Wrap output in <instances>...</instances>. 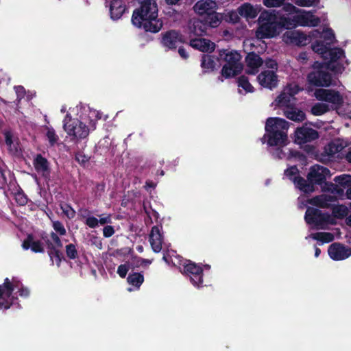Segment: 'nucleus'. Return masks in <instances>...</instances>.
Instances as JSON below:
<instances>
[{
	"instance_id": "obj_62",
	"label": "nucleus",
	"mask_w": 351,
	"mask_h": 351,
	"mask_svg": "<svg viewBox=\"0 0 351 351\" xmlns=\"http://www.w3.org/2000/svg\"><path fill=\"white\" fill-rule=\"evenodd\" d=\"M3 134H4V137H5V144L8 146L10 147L13 143L12 132L10 130H5L3 132Z\"/></svg>"
},
{
	"instance_id": "obj_50",
	"label": "nucleus",
	"mask_w": 351,
	"mask_h": 351,
	"mask_svg": "<svg viewBox=\"0 0 351 351\" xmlns=\"http://www.w3.org/2000/svg\"><path fill=\"white\" fill-rule=\"evenodd\" d=\"M15 200H16V202L19 205V206H25L27 204V195L23 192H17L16 194H15Z\"/></svg>"
},
{
	"instance_id": "obj_39",
	"label": "nucleus",
	"mask_w": 351,
	"mask_h": 351,
	"mask_svg": "<svg viewBox=\"0 0 351 351\" xmlns=\"http://www.w3.org/2000/svg\"><path fill=\"white\" fill-rule=\"evenodd\" d=\"M291 95L284 90L276 99V106L278 107H287L289 109L291 106Z\"/></svg>"
},
{
	"instance_id": "obj_27",
	"label": "nucleus",
	"mask_w": 351,
	"mask_h": 351,
	"mask_svg": "<svg viewBox=\"0 0 351 351\" xmlns=\"http://www.w3.org/2000/svg\"><path fill=\"white\" fill-rule=\"evenodd\" d=\"M208 27L206 23L202 19H193L190 21L189 25V34L191 36H202L206 34Z\"/></svg>"
},
{
	"instance_id": "obj_18",
	"label": "nucleus",
	"mask_w": 351,
	"mask_h": 351,
	"mask_svg": "<svg viewBox=\"0 0 351 351\" xmlns=\"http://www.w3.org/2000/svg\"><path fill=\"white\" fill-rule=\"evenodd\" d=\"M245 62L247 66L245 72L250 75H255L258 73L259 67L263 64V60L255 52H250L245 56Z\"/></svg>"
},
{
	"instance_id": "obj_29",
	"label": "nucleus",
	"mask_w": 351,
	"mask_h": 351,
	"mask_svg": "<svg viewBox=\"0 0 351 351\" xmlns=\"http://www.w3.org/2000/svg\"><path fill=\"white\" fill-rule=\"evenodd\" d=\"M288 38L291 43L298 46H306L311 40L308 36L298 30L291 32L288 35Z\"/></svg>"
},
{
	"instance_id": "obj_37",
	"label": "nucleus",
	"mask_w": 351,
	"mask_h": 351,
	"mask_svg": "<svg viewBox=\"0 0 351 351\" xmlns=\"http://www.w3.org/2000/svg\"><path fill=\"white\" fill-rule=\"evenodd\" d=\"M345 189H346L343 187L332 182L325 183V186H322V191L331 192L332 194L337 195L340 198H342L346 195V193H344Z\"/></svg>"
},
{
	"instance_id": "obj_44",
	"label": "nucleus",
	"mask_w": 351,
	"mask_h": 351,
	"mask_svg": "<svg viewBox=\"0 0 351 351\" xmlns=\"http://www.w3.org/2000/svg\"><path fill=\"white\" fill-rule=\"evenodd\" d=\"M332 214L338 219L346 217L348 214V209L344 205H338L332 207Z\"/></svg>"
},
{
	"instance_id": "obj_4",
	"label": "nucleus",
	"mask_w": 351,
	"mask_h": 351,
	"mask_svg": "<svg viewBox=\"0 0 351 351\" xmlns=\"http://www.w3.org/2000/svg\"><path fill=\"white\" fill-rule=\"evenodd\" d=\"M91 128H89L82 121L77 119H73L70 114H66L63 120V128L67 134L71 137V140L78 142L82 139L86 138L90 132V130H94L96 128V122L90 121Z\"/></svg>"
},
{
	"instance_id": "obj_56",
	"label": "nucleus",
	"mask_w": 351,
	"mask_h": 351,
	"mask_svg": "<svg viewBox=\"0 0 351 351\" xmlns=\"http://www.w3.org/2000/svg\"><path fill=\"white\" fill-rule=\"evenodd\" d=\"M332 159L333 158L330 155H329V153L326 152L325 147L324 149L323 152L318 156V160L323 163H327L330 161H332Z\"/></svg>"
},
{
	"instance_id": "obj_52",
	"label": "nucleus",
	"mask_w": 351,
	"mask_h": 351,
	"mask_svg": "<svg viewBox=\"0 0 351 351\" xmlns=\"http://www.w3.org/2000/svg\"><path fill=\"white\" fill-rule=\"evenodd\" d=\"M292 1L301 7H311L318 4L315 0H292Z\"/></svg>"
},
{
	"instance_id": "obj_48",
	"label": "nucleus",
	"mask_w": 351,
	"mask_h": 351,
	"mask_svg": "<svg viewBox=\"0 0 351 351\" xmlns=\"http://www.w3.org/2000/svg\"><path fill=\"white\" fill-rule=\"evenodd\" d=\"M284 90H285L289 95H291L293 97L299 92L302 90V88H300L298 84L291 83L288 84L285 88Z\"/></svg>"
},
{
	"instance_id": "obj_3",
	"label": "nucleus",
	"mask_w": 351,
	"mask_h": 351,
	"mask_svg": "<svg viewBox=\"0 0 351 351\" xmlns=\"http://www.w3.org/2000/svg\"><path fill=\"white\" fill-rule=\"evenodd\" d=\"M218 60H223L226 64L223 66L221 75L226 78L237 75L243 69L240 62L241 56L234 50L220 49L218 52Z\"/></svg>"
},
{
	"instance_id": "obj_2",
	"label": "nucleus",
	"mask_w": 351,
	"mask_h": 351,
	"mask_svg": "<svg viewBox=\"0 0 351 351\" xmlns=\"http://www.w3.org/2000/svg\"><path fill=\"white\" fill-rule=\"evenodd\" d=\"M52 227L56 232H51L48 234L43 232L40 234V238L47 247V254L52 264L53 263L54 258L57 266L59 267L62 259H64L63 254L60 251V248L62 247L63 245L60 236L66 235V230L63 223L60 221H53Z\"/></svg>"
},
{
	"instance_id": "obj_49",
	"label": "nucleus",
	"mask_w": 351,
	"mask_h": 351,
	"mask_svg": "<svg viewBox=\"0 0 351 351\" xmlns=\"http://www.w3.org/2000/svg\"><path fill=\"white\" fill-rule=\"evenodd\" d=\"M75 159L80 165L85 166V165L89 161L90 157L82 152H78L75 154Z\"/></svg>"
},
{
	"instance_id": "obj_6",
	"label": "nucleus",
	"mask_w": 351,
	"mask_h": 351,
	"mask_svg": "<svg viewBox=\"0 0 351 351\" xmlns=\"http://www.w3.org/2000/svg\"><path fill=\"white\" fill-rule=\"evenodd\" d=\"M140 6L135 9L132 16L133 25H140L145 19L151 16H158V5L154 0H137Z\"/></svg>"
},
{
	"instance_id": "obj_41",
	"label": "nucleus",
	"mask_w": 351,
	"mask_h": 351,
	"mask_svg": "<svg viewBox=\"0 0 351 351\" xmlns=\"http://www.w3.org/2000/svg\"><path fill=\"white\" fill-rule=\"evenodd\" d=\"M329 106L326 104L317 103L311 108V112L315 116H321L329 111Z\"/></svg>"
},
{
	"instance_id": "obj_31",
	"label": "nucleus",
	"mask_w": 351,
	"mask_h": 351,
	"mask_svg": "<svg viewBox=\"0 0 351 351\" xmlns=\"http://www.w3.org/2000/svg\"><path fill=\"white\" fill-rule=\"evenodd\" d=\"M293 182L296 187L305 193H310L315 191V186H313L311 182H308V179L305 180L299 175L294 177Z\"/></svg>"
},
{
	"instance_id": "obj_59",
	"label": "nucleus",
	"mask_w": 351,
	"mask_h": 351,
	"mask_svg": "<svg viewBox=\"0 0 351 351\" xmlns=\"http://www.w3.org/2000/svg\"><path fill=\"white\" fill-rule=\"evenodd\" d=\"M128 271V267L125 264L120 265L117 269V274L122 278H124Z\"/></svg>"
},
{
	"instance_id": "obj_40",
	"label": "nucleus",
	"mask_w": 351,
	"mask_h": 351,
	"mask_svg": "<svg viewBox=\"0 0 351 351\" xmlns=\"http://www.w3.org/2000/svg\"><path fill=\"white\" fill-rule=\"evenodd\" d=\"M334 181L335 184L339 185L341 187H343L346 190L351 186V176L350 175H341L339 176H336L334 178Z\"/></svg>"
},
{
	"instance_id": "obj_20",
	"label": "nucleus",
	"mask_w": 351,
	"mask_h": 351,
	"mask_svg": "<svg viewBox=\"0 0 351 351\" xmlns=\"http://www.w3.org/2000/svg\"><path fill=\"white\" fill-rule=\"evenodd\" d=\"M296 23L300 26L317 27L320 23V19L312 12L303 11L296 14Z\"/></svg>"
},
{
	"instance_id": "obj_7",
	"label": "nucleus",
	"mask_w": 351,
	"mask_h": 351,
	"mask_svg": "<svg viewBox=\"0 0 351 351\" xmlns=\"http://www.w3.org/2000/svg\"><path fill=\"white\" fill-rule=\"evenodd\" d=\"M315 64H318L317 68L310 72L307 75L308 84L316 87H328L332 84V75L326 70H324L322 65L318 62Z\"/></svg>"
},
{
	"instance_id": "obj_61",
	"label": "nucleus",
	"mask_w": 351,
	"mask_h": 351,
	"mask_svg": "<svg viewBox=\"0 0 351 351\" xmlns=\"http://www.w3.org/2000/svg\"><path fill=\"white\" fill-rule=\"evenodd\" d=\"M265 64L267 68L271 69H278V63L275 60L267 58L265 61Z\"/></svg>"
},
{
	"instance_id": "obj_13",
	"label": "nucleus",
	"mask_w": 351,
	"mask_h": 351,
	"mask_svg": "<svg viewBox=\"0 0 351 351\" xmlns=\"http://www.w3.org/2000/svg\"><path fill=\"white\" fill-rule=\"evenodd\" d=\"M14 290V285L6 278L0 285V309H9L13 304L14 297L12 294Z\"/></svg>"
},
{
	"instance_id": "obj_9",
	"label": "nucleus",
	"mask_w": 351,
	"mask_h": 351,
	"mask_svg": "<svg viewBox=\"0 0 351 351\" xmlns=\"http://www.w3.org/2000/svg\"><path fill=\"white\" fill-rule=\"evenodd\" d=\"M304 219L308 224L314 225L317 229L323 228L330 219V215L320 210L308 207L305 213Z\"/></svg>"
},
{
	"instance_id": "obj_60",
	"label": "nucleus",
	"mask_w": 351,
	"mask_h": 351,
	"mask_svg": "<svg viewBox=\"0 0 351 351\" xmlns=\"http://www.w3.org/2000/svg\"><path fill=\"white\" fill-rule=\"evenodd\" d=\"M114 230L112 226H106L103 229V235L104 237H110L114 234Z\"/></svg>"
},
{
	"instance_id": "obj_21",
	"label": "nucleus",
	"mask_w": 351,
	"mask_h": 351,
	"mask_svg": "<svg viewBox=\"0 0 351 351\" xmlns=\"http://www.w3.org/2000/svg\"><path fill=\"white\" fill-rule=\"evenodd\" d=\"M162 226H154L152 228L149 234V242L153 251L156 253L160 252L163 242V236L161 233Z\"/></svg>"
},
{
	"instance_id": "obj_1",
	"label": "nucleus",
	"mask_w": 351,
	"mask_h": 351,
	"mask_svg": "<svg viewBox=\"0 0 351 351\" xmlns=\"http://www.w3.org/2000/svg\"><path fill=\"white\" fill-rule=\"evenodd\" d=\"M289 129V122L284 119L279 117H269L267 119L265 123V134L262 138L264 143H267L270 147H285L289 143L287 130Z\"/></svg>"
},
{
	"instance_id": "obj_58",
	"label": "nucleus",
	"mask_w": 351,
	"mask_h": 351,
	"mask_svg": "<svg viewBox=\"0 0 351 351\" xmlns=\"http://www.w3.org/2000/svg\"><path fill=\"white\" fill-rule=\"evenodd\" d=\"M8 184L7 177L5 176V169L0 171V189H3Z\"/></svg>"
},
{
	"instance_id": "obj_17",
	"label": "nucleus",
	"mask_w": 351,
	"mask_h": 351,
	"mask_svg": "<svg viewBox=\"0 0 351 351\" xmlns=\"http://www.w3.org/2000/svg\"><path fill=\"white\" fill-rule=\"evenodd\" d=\"M316 97L319 99L334 104H341L343 98L339 91L332 89H320L316 93Z\"/></svg>"
},
{
	"instance_id": "obj_30",
	"label": "nucleus",
	"mask_w": 351,
	"mask_h": 351,
	"mask_svg": "<svg viewBox=\"0 0 351 351\" xmlns=\"http://www.w3.org/2000/svg\"><path fill=\"white\" fill-rule=\"evenodd\" d=\"M208 27H217L223 19V14L216 12V10L212 12L206 14L202 17Z\"/></svg>"
},
{
	"instance_id": "obj_32",
	"label": "nucleus",
	"mask_w": 351,
	"mask_h": 351,
	"mask_svg": "<svg viewBox=\"0 0 351 351\" xmlns=\"http://www.w3.org/2000/svg\"><path fill=\"white\" fill-rule=\"evenodd\" d=\"M278 21L281 31L283 29H291L298 25V23H296V14L289 17L282 16L278 14Z\"/></svg>"
},
{
	"instance_id": "obj_47",
	"label": "nucleus",
	"mask_w": 351,
	"mask_h": 351,
	"mask_svg": "<svg viewBox=\"0 0 351 351\" xmlns=\"http://www.w3.org/2000/svg\"><path fill=\"white\" fill-rule=\"evenodd\" d=\"M47 130L46 136L50 145L53 146L59 139L58 136L56 134L55 130L51 127H47Z\"/></svg>"
},
{
	"instance_id": "obj_35",
	"label": "nucleus",
	"mask_w": 351,
	"mask_h": 351,
	"mask_svg": "<svg viewBox=\"0 0 351 351\" xmlns=\"http://www.w3.org/2000/svg\"><path fill=\"white\" fill-rule=\"evenodd\" d=\"M216 63L214 57L208 54H204L202 56L201 67L203 73H210L215 69Z\"/></svg>"
},
{
	"instance_id": "obj_53",
	"label": "nucleus",
	"mask_w": 351,
	"mask_h": 351,
	"mask_svg": "<svg viewBox=\"0 0 351 351\" xmlns=\"http://www.w3.org/2000/svg\"><path fill=\"white\" fill-rule=\"evenodd\" d=\"M63 213L69 219H72L75 216V210L69 204L61 206Z\"/></svg>"
},
{
	"instance_id": "obj_16",
	"label": "nucleus",
	"mask_w": 351,
	"mask_h": 351,
	"mask_svg": "<svg viewBox=\"0 0 351 351\" xmlns=\"http://www.w3.org/2000/svg\"><path fill=\"white\" fill-rule=\"evenodd\" d=\"M257 80L260 85L264 88L272 90L277 86L278 75L274 71H263L257 76Z\"/></svg>"
},
{
	"instance_id": "obj_8",
	"label": "nucleus",
	"mask_w": 351,
	"mask_h": 351,
	"mask_svg": "<svg viewBox=\"0 0 351 351\" xmlns=\"http://www.w3.org/2000/svg\"><path fill=\"white\" fill-rule=\"evenodd\" d=\"M320 38L312 44V49L315 53L322 55V58H325L324 54L337 40L335 33L331 28L324 29Z\"/></svg>"
},
{
	"instance_id": "obj_34",
	"label": "nucleus",
	"mask_w": 351,
	"mask_h": 351,
	"mask_svg": "<svg viewBox=\"0 0 351 351\" xmlns=\"http://www.w3.org/2000/svg\"><path fill=\"white\" fill-rule=\"evenodd\" d=\"M239 14L243 17L254 19L258 12L254 6L250 3H244L238 8Z\"/></svg>"
},
{
	"instance_id": "obj_33",
	"label": "nucleus",
	"mask_w": 351,
	"mask_h": 351,
	"mask_svg": "<svg viewBox=\"0 0 351 351\" xmlns=\"http://www.w3.org/2000/svg\"><path fill=\"white\" fill-rule=\"evenodd\" d=\"M284 115L295 122H302L306 119V114L301 110L291 108L284 111Z\"/></svg>"
},
{
	"instance_id": "obj_19",
	"label": "nucleus",
	"mask_w": 351,
	"mask_h": 351,
	"mask_svg": "<svg viewBox=\"0 0 351 351\" xmlns=\"http://www.w3.org/2000/svg\"><path fill=\"white\" fill-rule=\"evenodd\" d=\"M134 25L143 28L145 32L157 33L162 29L163 23L160 19H158V16H151L145 19L141 24Z\"/></svg>"
},
{
	"instance_id": "obj_25",
	"label": "nucleus",
	"mask_w": 351,
	"mask_h": 351,
	"mask_svg": "<svg viewBox=\"0 0 351 351\" xmlns=\"http://www.w3.org/2000/svg\"><path fill=\"white\" fill-rule=\"evenodd\" d=\"M190 46L202 52H213L215 48V44L206 38H192L190 40Z\"/></svg>"
},
{
	"instance_id": "obj_28",
	"label": "nucleus",
	"mask_w": 351,
	"mask_h": 351,
	"mask_svg": "<svg viewBox=\"0 0 351 351\" xmlns=\"http://www.w3.org/2000/svg\"><path fill=\"white\" fill-rule=\"evenodd\" d=\"M126 10V6L122 0H112L110 5V12L111 19L113 20L119 19Z\"/></svg>"
},
{
	"instance_id": "obj_26",
	"label": "nucleus",
	"mask_w": 351,
	"mask_h": 351,
	"mask_svg": "<svg viewBox=\"0 0 351 351\" xmlns=\"http://www.w3.org/2000/svg\"><path fill=\"white\" fill-rule=\"evenodd\" d=\"M43 243H45L44 241L43 242L40 240L35 241L33 234H29L23 241L22 247L25 250L31 249L34 253H44L45 248Z\"/></svg>"
},
{
	"instance_id": "obj_64",
	"label": "nucleus",
	"mask_w": 351,
	"mask_h": 351,
	"mask_svg": "<svg viewBox=\"0 0 351 351\" xmlns=\"http://www.w3.org/2000/svg\"><path fill=\"white\" fill-rule=\"evenodd\" d=\"M277 148L276 150L273 152L272 155L275 158L282 159L285 154L284 153L282 150L283 147H276Z\"/></svg>"
},
{
	"instance_id": "obj_45",
	"label": "nucleus",
	"mask_w": 351,
	"mask_h": 351,
	"mask_svg": "<svg viewBox=\"0 0 351 351\" xmlns=\"http://www.w3.org/2000/svg\"><path fill=\"white\" fill-rule=\"evenodd\" d=\"M238 85L239 87L243 88L246 92L252 93L254 87L250 83L248 77L245 75H241L238 79Z\"/></svg>"
},
{
	"instance_id": "obj_23",
	"label": "nucleus",
	"mask_w": 351,
	"mask_h": 351,
	"mask_svg": "<svg viewBox=\"0 0 351 351\" xmlns=\"http://www.w3.org/2000/svg\"><path fill=\"white\" fill-rule=\"evenodd\" d=\"M34 167L38 173H41L43 176L47 179L50 176L49 163L42 154H38L33 161Z\"/></svg>"
},
{
	"instance_id": "obj_55",
	"label": "nucleus",
	"mask_w": 351,
	"mask_h": 351,
	"mask_svg": "<svg viewBox=\"0 0 351 351\" xmlns=\"http://www.w3.org/2000/svg\"><path fill=\"white\" fill-rule=\"evenodd\" d=\"M298 173V169L296 166H292L289 168H287L285 171V175L289 178L290 180L293 181V178Z\"/></svg>"
},
{
	"instance_id": "obj_14",
	"label": "nucleus",
	"mask_w": 351,
	"mask_h": 351,
	"mask_svg": "<svg viewBox=\"0 0 351 351\" xmlns=\"http://www.w3.org/2000/svg\"><path fill=\"white\" fill-rule=\"evenodd\" d=\"M184 43V36L178 31L171 29L162 34L161 43L169 49H176L178 44Z\"/></svg>"
},
{
	"instance_id": "obj_36",
	"label": "nucleus",
	"mask_w": 351,
	"mask_h": 351,
	"mask_svg": "<svg viewBox=\"0 0 351 351\" xmlns=\"http://www.w3.org/2000/svg\"><path fill=\"white\" fill-rule=\"evenodd\" d=\"M345 56V52L341 48L336 47L330 49L324 54V59H329L328 63H335L342 56Z\"/></svg>"
},
{
	"instance_id": "obj_11",
	"label": "nucleus",
	"mask_w": 351,
	"mask_h": 351,
	"mask_svg": "<svg viewBox=\"0 0 351 351\" xmlns=\"http://www.w3.org/2000/svg\"><path fill=\"white\" fill-rule=\"evenodd\" d=\"M319 132L307 126L305 123L301 127H298L294 132V143L298 145H302L312 142L319 138Z\"/></svg>"
},
{
	"instance_id": "obj_54",
	"label": "nucleus",
	"mask_w": 351,
	"mask_h": 351,
	"mask_svg": "<svg viewBox=\"0 0 351 351\" xmlns=\"http://www.w3.org/2000/svg\"><path fill=\"white\" fill-rule=\"evenodd\" d=\"M285 0H263V4L267 8L280 7L284 4Z\"/></svg>"
},
{
	"instance_id": "obj_42",
	"label": "nucleus",
	"mask_w": 351,
	"mask_h": 351,
	"mask_svg": "<svg viewBox=\"0 0 351 351\" xmlns=\"http://www.w3.org/2000/svg\"><path fill=\"white\" fill-rule=\"evenodd\" d=\"M312 238L315 240L322 241V243H330L334 240V236L330 232H320L315 233L312 235Z\"/></svg>"
},
{
	"instance_id": "obj_63",
	"label": "nucleus",
	"mask_w": 351,
	"mask_h": 351,
	"mask_svg": "<svg viewBox=\"0 0 351 351\" xmlns=\"http://www.w3.org/2000/svg\"><path fill=\"white\" fill-rule=\"evenodd\" d=\"M327 68L337 73L341 72L342 70V66L337 62L327 63Z\"/></svg>"
},
{
	"instance_id": "obj_46",
	"label": "nucleus",
	"mask_w": 351,
	"mask_h": 351,
	"mask_svg": "<svg viewBox=\"0 0 351 351\" xmlns=\"http://www.w3.org/2000/svg\"><path fill=\"white\" fill-rule=\"evenodd\" d=\"M66 256L71 260H75L78 257V252L76 246L73 243H69L65 247Z\"/></svg>"
},
{
	"instance_id": "obj_5",
	"label": "nucleus",
	"mask_w": 351,
	"mask_h": 351,
	"mask_svg": "<svg viewBox=\"0 0 351 351\" xmlns=\"http://www.w3.org/2000/svg\"><path fill=\"white\" fill-rule=\"evenodd\" d=\"M259 20L263 22L259 27V32L263 38H273L281 32L278 21V12L276 10L262 12Z\"/></svg>"
},
{
	"instance_id": "obj_15",
	"label": "nucleus",
	"mask_w": 351,
	"mask_h": 351,
	"mask_svg": "<svg viewBox=\"0 0 351 351\" xmlns=\"http://www.w3.org/2000/svg\"><path fill=\"white\" fill-rule=\"evenodd\" d=\"M328 253L332 260L342 261L351 256V248L340 243H334L328 247Z\"/></svg>"
},
{
	"instance_id": "obj_57",
	"label": "nucleus",
	"mask_w": 351,
	"mask_h": 351,
	"mask_svg": "<svg viewBox=\"0 0 351 351\" xmlns=\"http://www.w3.org/2000/svg\"><path fill=\"white\" fill-rule=\"evenodd\" d=\"M86 225L90 228H95L99 225V220L96 217L91 216L88 217L86 219Z\"/></svg>"
},
{
	"instance_id": "obj_43",
	"label": "nucleus",
	"mask_w": 351,
	"mask_h": 351,
	"mask_svg": "<svg viewBox=\"0 0 351 351\" xmlns=\"http://www.w3.org/2000/svg\"><path fill=\"white\" fill-rule=\"evenodd\" d=\"M324 147L326 148V152L329 153V155H330L333 158L336 154L341 152L343 149V146L341 143H337L334 142L329 143Z\"/></svg>"
},
{
	"instance_id": "obj_12",
	"label": "nucleus",
	"mask_w": 351,
	"mask_h": 351,
	"mask_svg": "<svg viewBox=\"0 0 351 351\" xmlns=\"http://www.w3.org/2000/svg\"><path fill=\"white\" fill-rule=\"evenodd\" d=\"M330 176V172L328 168L319 165H315L310 168L307 179L313 186L315 184L322 186L323 184L325 186V183H328L326 179Z\"/></svg>"
},
{
	"instance_id": "obj_38",
	"label": "nucleus",
	"mask_w": 351,
	"mask_h": 351,
	"mask_svg": "<svg viewBox=\"0 0 351 351\" xmlns=\"http://www.w3.org/2000/svg\"><path fill=\"white\" fill-rule=\"evenodd\" d=\"M127 281L130 285L139 289L144 282V276L138 272L130 273L128 276Z\"/></svg>"
},
{
	"instance_id": "obj_22",
	"label": "nucleus",
	"mask_w": 351,
	"mask_h": 351,
	"mask_svg": "<svg viewBox=\"0 0 351 351\" xmlns=\"http://www.w3.org/2000/svg\"><path fill=\"white\" fill-rule=\"evenodd\" d=\"M337 201V197L332 195L322 194L311 199L310 203L317 207L328 208Z\"/></svg>"
},
{
	"instance_id": "obj_10",
	"label": "nucleus",
	"mask_w": 351,
	"mask_h": 351,
	"mask_svg": "<svg viewBox=\"0 0 351 351\" xmlns=\"http://www.w3.org/2000/svg\"><path fill=\"white\" fill-rule=\"evenodd\" d=\"M184 274L190 277L192 284L197 287H202L204 282L202 267L191 261L187 260L183 264Z\"/></svg>"
},
{
	"instance_id": "obj_24",
	"label": "nucleus",
	"mask_w": 351,
	"mask_h": 351,
	"mask_svg": "<svg viewBox=\"0 0 351 351\" xmlns=\"http://www.w3.org/2000/svg\"><path fill=\"white\" fill-rule=\"evenodd\" d=\"M196 13L204 17L206 14L212 12L217 9V3L212 0L198 1L193 7Z\"/></svg>"
},
{
	"instance_id": "obj_51",
	"label": "nucleus",
	"mask_w": 351,
	"mask_h": 351,
	"mask_svg": "<svg viewBox=\"0 0 351 351\" xmlns=\"http://www.w3.org/2000/svg\"><path fill=\"white\" fill-rule=\"evenodd\" d=\"M14 88L16 95V101L19 104L26 94L25 89L23 86H15Z\"/></svg>"
}]
</instances>
